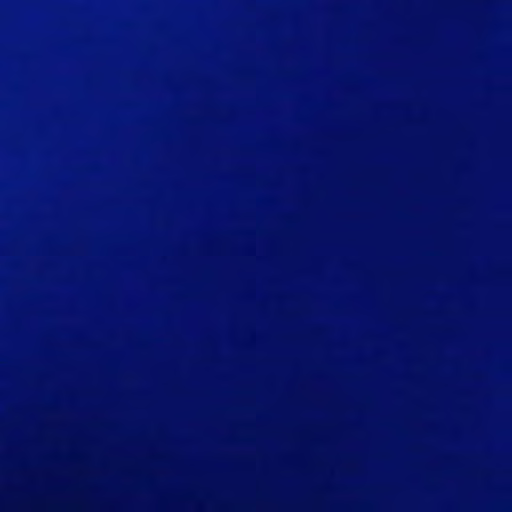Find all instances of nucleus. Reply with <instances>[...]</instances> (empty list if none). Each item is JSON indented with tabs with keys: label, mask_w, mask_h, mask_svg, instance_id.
<instances>
[{
	"label": "nucleus",
	"mask_w": 512,
	"mask_h": 512,
	"mask_svg": "<svg viewBox=\"0 0 512 512\" xmlns=\"http://www.w3.org/2000/svg\"><path fill=\"white\" fill-rule=\"evenodd\" d=\"M179 319L178 318H175V321H178Z\"/></svg>",
	"instance_id": "1"
}]
</instances>
